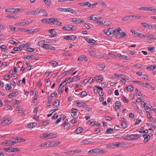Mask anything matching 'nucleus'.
<instances>
[{
    "label": "nucleus",
    "mask_w": 156,
    "mask_h": 156,
    "mask_svg": "<svg viewBox=\"0 0 156 156\" xmlns=\"http://www.w3.org/2000/svg\"><path fill=\"white\" fill-rule=\"evenodd\" d=\"M49 20L50 21L48 22V23H52L53 24L58 26L62 24V23L58 21L57 19L55 18L52 17L49 18Z\"/></svg>",
    "instance_id": "1"
},
{
    "label": "nucleus",
    "mask_w": 156,
    "mask_h": 156,
    "mask_svg": "<svg viewBox=\"0 0 156 156\" xmlns=\"http://www.w3.org/2000/svg\"><path fill=\"white\" fill-rule=\"evenodd\" d=\"M22 10L21 8H10V18H13L14 17V16H12L11 13H16Z\"/></svg>",
    "instance_id": "2"
},
{
    "label": "nucleus",
    "mask_w": 156,
    "mask_h": 156,
    "mask_svg": "<svg viewBox=\"0 0 156 156\" xmlns=\"http://www.w3.org/2000/svg\"><path fill=\"white\" fill-rule=\"evenodd\" d=\"M73 35H72L71 36H69L68 35L65 36L64 37V38L66 40H72L74 41L77 38V36H75L73 37Z\"/></svg>",
    "instance_id": "3"
},
{
    "label": "nucleus",
    "mask_w": 156,
    "mask_h": 156,
    "mask_svg": "<svg viewBox=\"0 0 156 156\" xmlns=\"http://www.w3.org/2000/svg\"><path fill=\"white\" fill-rule=\"evenodd\" d=\"M142 136L144 138V143L147 142L150 139V136L148 134H144Z\"/></svg>",
    "instance_id": "4"
},
{
    "label": "nucleus",
    "mask_w": 156,
    "mask_h": 156,
    "mask_svg": "<svg viewBox=\"0 0 156 156\" xmlns=\"http://www.w3.org/2000/svg\"><path fill=\"white\" fill-rule=\"evenodd\" d=\"M45 41L42 40L39 41L38 43V45L40 47H42L44 49V47L45 46L46 44H45Z\"/></svg>",
    "instance_id": "5"
},
{
    "label": "nucleus",
    "mask_w": 156,
    "mask_h": 156,
    "mask_svg": "<svg viewBox=\"0 0 156 156\" xmlns=\"http://www.w3.org/2000/svg\"><path fill=\"white\" fill-rule=\"evenodd\" d=\"M70 79H69V83H70L71 82L76 81L77 80L80 79V78L78 77L77 76H74L73 78L69 77Z\"/></svg>",
    "instance_id": "6"
},
{
    "label": "nucleus",
    "mask_w": 156,
    "mask_h": 156,
    "mask_svg": "<svg viewBox=\"0 0 156 156\" xmlns=\"http://www.w3.org/2000/svg\"><path fill=\"white\" fill-rule=\"evenodd\" d=\"M127 35V34L124 32H123L121 34H118L116 35V37L117 38H121L123 37H124V36H126Z\"/></svg>",
    "instance_id": "7"
},
{
    "label": "nucleus",
    "mask_w": 156,
    "mask_h": 156,
    "mask_svg": "<svg viewBox=\"0 0 156 156\" xmlns=\"http://www.w3.org/2000/svg\"><path fill=\"white\" fill-rule=\"evenodd\" d=\"M73 27H74L71 25H70L69 26L68 25H66L62 27V29L63 30H69L72 29Z\"/></svg>",
    "instance_id": "8"
},
{
    "label": "nucleus",
    "mask_w": 156,
    "mask_h": 156,
    "mask_svg": "<svg viewBox=\"0 0 156 156\" xmlns=\"http://www.w3.org/2000/svg\"><path fill=\"white\" fill-rule=\"evenodd\" d=\"M45 46L44 47L45 49H48L51 50H55V48L50 45L49 44H46Z\"/></svg>",
    "instance_id": "9"
},
{
    "label": "nucleus",
    "mask_w": 156,
    "mask_h": 156,
    "mask_svg": "<svg viewBox=\"0 0 156 156\" xmlns=\"http://www.w3.org/2000/svg\"><path fill=\"white\" fill-rule=\"evenodd\" d=\"M48 32L52 35V36L50 37H54L56 36V33L54 29L49 30H48Z\"/></svg>",
    "instance_id": "10"
},
{
    "label": "nucleus",
    "mask_w": 156,
    "mask_h": 156,
    "mask_svg": "<svg viewBox=\"0 0 156 156\" xmlns=\"http://www.w3.org/2000/svg\"><path fill=\"white\" fill-rule=\"evenodd\" d=\"M98 149L96 148L95 149H92L88 152V153L89 154H94L98 153Z\"/></svg>",
    "instance_id": "11"
},
{
    "label": "nucleus",
    "mask_w": 156,
    "mask_h": 156,
    "mask_svg": "<svg viewBox=\"0 0 156 156\" xmlns=\"http://www.w3.org/2000/svg\"><path fill=\"white\" fill-rule=\"evenodd\" d=\"M56 137L55 133H50L46 136V138L47 139H51L54 138Z\"/></svg>",
    "instance_id": "12"
},
{
    "label": "nucleus",
    "mask_w": 156,
    "mask_h": 156,
    "mask_svg": "<svg viewBox=\"0 0 156 156\" xmlns=\"http://www.w3.org/2000/svg\"><path fill=\"white\" fill-rule=\"evenodd\" d=\"M84 60L85 61L87 60V57L84 55H82L79 57L77 60L79 61H82Z\"/></svg>",
    "instance_id": "13"
},
{
    "label": "nucleus",
    "mask_w": 156,
    "mask_h": 156,
    "mask_svg": "<svg viewBox=\"0 0 156 156\" xmlns=\"http://www.w3.org/2000/svg\"><path fill=\"white\" fill-rule=\"evenodd\" d=\"M37 126V124L36 122L30 123L28 124L27 127L29 128H34Z\"/></svg>",
    "instance_id": "14"
},
{
    "label": "nucleus",
    "mask_w": 156,
    "mask_h": 156,
    "mask_svg": "<svg viewBox=\"0 0 156 156\" xmlns=\"http://www.w3.org/2000/svg\"><path fill=\"white\" fill-rule=\"evenodd\" d=\"M151 7H150L149 8L148 7H142L139 8V9L140 10H144V11H152V10L151 9H150V8H151Z\"/></svg>",
    "instance_id": "15"
},
{
    "label": "nucleus",
    "mask_w": 156,
    "mask_h": 156,
    "mask_svg": "<svg viewBox=\"0 0 156 156\" xmlns=\"http://www.w3.org/2000/svg\"><path fill=\"white\" fill-rule=\"evenodd\" d=\"M19 94V92L17 91H14L10 93V98L17 96Z\"/></svg>",
    "instance_id": "16"
},
{
    "label": "nucleus",
    "mask_w": 156,
    "mask_h": 156,
    "mask_svg": "<svg viewBox=\"0 0 156 156\" xmlns=\"http://www.w3.org/2000/svg\"><path fill=\"white\" fill-rule=\"evenodd\" d=\"M97 69L99 70H103L104 69L105 66L103 64L102 65H98L96 66Z\"/></svg>",
    "instance_id": "17"
},
{
    "label": "nucleus",
    "mask_w": 156,
    "mask_h": 156,
    "mask_svg": "<svg viewBox=\"0 0 156 156\" xmlns=\"http://www.w3.org/2000/svg\"><path fill=\"white\" fill-rule=\"evenodd\" d=\"M16 138L15 140H16V142H20L24 141L25 140L20 137H16Z\"/></svg>",
    "instance_id": "18"
},
{
    "label": "nucleus",
    "mask_w": 156,
    "mask_h": 156,
    "mask_svg": "<svg viewBox=\"0 0 156 156\" xmlns=\"http://www.w3.org/2000/svg\"><path fill=\"white\" fill-rule=\"evenodd\" d=\"M133 20L132 19V16H126V17L123 18L122 20L123 21H126L129 20Z\"/></svg>",
    "instance_id": "19"
},
{
    "label": "nucleus",
    "mask_w": 156,
    "mask_h": 156,
    "mask_svg": "<svg viewBox=\"0 0 156 156\" xmlns=\"http://www.w3.org/2000/svg\"><path fill=\"white\" fill-rule=\"evenodd\" d=\"M20 151V150L19 148H14L13 147H10V152Z\"/></svg>",
    "instance_id": "20"
},
{
    "label": "nucleus",
    "mask_w": 156,
    "mask_h": 156,
    "mask_svg": "<svg viewBox=\"0 0 156 156\" xmlns=\"http://www.w3.org/2000/svg\"><path fill=\"white\" fill-rule=\"evenodd\" d=\"M132 138H131V140H136L138 139V138L140 137L141 136L140 134H138V135H133L132 134Z\"/></svg>",
    "instance_id": "21"
},
{
    "label": "nucleus",
    "mask_w": 156,
    "mask_h": 156,
    "mask_svg": "<svg viewBox=\"0 0 156 156\" xmlns=\"http://www.w3.org/2000/svg\"><path fill=\"white\" fill-rule=\"evenodd\" d=\"M76 104L78 105L77 106L79 107H85L87 106V104L85 103H82L79 101L76 103Z\"/></svg>",
    "instance_id": "22"
},
{
    "label": "nucleus",
    "mask_w": 156,
    "mask_h": 156,
    "mask_svg": "<svg viewBox=\"0 0 156 156\" xmlns=\"http://www.w3.org/2000/svg\"><path fill=\"white\" fill-rule=\"evenodd\" d=\"M156 67V65H151L149 66H147L146 67V69L148 70H152L154 69Z\"/></svg>",
    "instance_id": "23"
},
{
    "label": "nucleus",
    "mask_w": 156,
    "mask_h": 156,
    "mask_svg": "<svg viewBox=\"0 0 156 156\" xmlns=\"http://www.w3.org/2000/svg\"><path fill=\"white\" fill-rule=\"evenodd\" d=\"M78 4L80 5H81L82 6H85L86 5H89V4H90V2H85L83 3H79Z\"/></svg>",
    "instance_id": "24"
},
{
    "label": "nucleus",
    "mask_w": 156,
    "mask_h": 156,
    "mask_svg": "<svg viewBox=\"0 0 156 156\" xmlns=\"http://www.w3.org/2000/svg\"><path fill=\"white\" fill-rule=\"evenodd\" d=\"M47 99L48 100V102L47 103V105L48 106H50V104L51 103H52V99L51 98H50V97H48L47 98Z\"/></svg>",
    "instance_id": "25"
},
{
    "label": "nucleus",
    "mask_w": 156,
    "mask_h": 156,
    "mask_svg": "<svg viewBox=\"0 0 156 156\" xmlns=\"http://www.w3.org/2000/svg\"><path fill=\"white\" fill-rule=\"evenodd\" d=\"M83 130V128L82 127H79L76 129V132L77 134H79L81 133Z\"/></svg>",
    "instance_id": "26"
},
{
    "label": "nucleus",
    "mask_w": 156,
    "mask_h": 156,
    "mask_svg": "<svg viewBox=\"0 0 156 156\" xmlns=\"http://www.w3.org/2000/svg\"><path fill=\"white\" fill-rule=\"evenodd\" d=\"M114 133L113 130L111 129V128H108L106 130L105 133Z\"/></svg>",
    "instance_id": "27"
},
{
    "label": "nucleus",
    "mask_w": 156,
    "mask_h": 156,
    "mask_svg": "<svg viewBox=\"0 0 156 156\" xmlns=\"http://www.w3.org/2000/svg\"><path fill=\"white\" fill-rule=\"evenodd\" d=\"M87 19L88 20H96L98 19V18L96 17L94 18L93 16L92 15L90 17H88Z\"/></svg>",
    "instance_id": "28"
},
{
    "label": "nucleus",
    "mask_w": 156,
    "mask_h": 156,
    "mask_svg": "<svg viewBox=\"0 0 156 156\" xmlns=\"http://www.w3.org/2000/svg\"><path fill=\"white\" fill-rule=\"evenodd\" d=\"M115 107L118 108H119L120 106L121 105V103L120 101H116L115 102Z\"/></svg>",
    "instance_id": "29"
},
{
    "label": "nucleus",
    "mask_w": 156,
    "mask_h": 156,
    "mask_svg": "<svg viewBox=\"0 0 156 156\" xmlns=\"http://www.w3.org/2000/svg\"><path fill=\"white\" fill-rule=\"evenodd\" d=\"M133 85H129L127 87L126 89L128 91H129L130 92H131L133 90Z\"/></svg>",
    "instance_id": "30"
},
{
    "label": "nucleus",
    "mask_w": 156,
    "mask_h": 156,
    "mask_svg": "<svg viewBox=\"0 0 156 156\" xmlns=\"http://www.w3.org/2000/svg\"><path fill=\"white\" fill-rule=\"evenodd\" d=\"M67 9V12L68 11V12H69L71 13H74V14L76 13V12L75 10H73V9L71 8H68Z\"/></svg>",
    "instance_id": "31"
},
{
    "label": "nucleus",
    "mask_w": 156,
    "mask_h": 156,
    "mask_svg": "<svg viewBox=\"0 0 156 156\" xmlns=\"http://www.w3.org/2000/svg\"><path fill=\"white\" fill-rule=\"evenodd\" d=\"M30 46V43L29 42H27L25 44H23L20 45V47H23V48H24L26 46L27 47H29Z\"/></svg>",
    "instance_id": "32"
},
{
    "label": "nucleus",
    "mask_w": 156,
    "mask_h": 156,
    "mask_svg": "<svg viewBox=\"0 0 156 156\" xmlns=\"http://www.w3.org/2000/svg\"><path fill=\"white\" fill-rule=\"evenodd\" d=\"M131 32L135 36L137 37L138 33H139L137 32L135 30H130Z\"/></svg>",
    "instance_id": "33"
},
{
    "label": "nucleus",
    "mask_w": 156,
    "mask_h": 156,
    "mask_svg": "<svg viewBox=\"0 0 156 156\" xmlns=\"http://www.w3.org/2000/svg\"><path fill=\"white\" fill-rule=\"evenodd\" d=\"M64 86H62V87H59L58 88V92L60 94L62 93L63 91Z\"/></svg>",
    "instance_id": "34"
},
{
    "label": "nucleus",
    "mask_w": 156,
    "mask_h": 156,
    "mask_svg": "<svg viewBox=\"0 0 156 156\" xmlns=\"http://www.w3.org/2000/svg\"><path fill=\"white\" fill-rule=\"evenodd\" d=\"M141 24L145 28H149L150 26V25H148V24L145 23H141Z\"/></svg>",
    "instance_id": "35"
},
{
    "label": "nucleus",
    "mask_w": 156,
    "mask_h": 156,
    "mask_svg": "<svg viewBox=\"0 0 156 156\" xmlns=\"http://www.w3.org/2000/svg\"><path fill=\"white\" fill-rule=\"evenodd\" d=\"M87 95V93L85 91H83L80 94V96L81 97H84Z\"/></svg>",
    "instance_id": "36"
},
{
    "label": "nucleus",
    "mask_w": 156,
    "mask_h": 156,
    "mask_svg": "<svg viewBox=\"0 0 156 156\" xmlns=\"http://www.w3.org/2000/svg\"><path fill=\"white\" fill-rule=\"evenodd\" d=\"M23 47H20V46H19V47H17L15 48L14 47L13 48V50L15 51H21L22 50V49L21 48H22Z\"/></svg>",
    "instance_id": "37"
},
{
    "label": "nucleus",
    "mask_w": 156,
    "mask_h": 156,
    "mask_svg": "<svg viewBox=\"0 0 156 156\" xmlns=\"http://www.w3.org/2000/svg\"><path fill=\"white\" fill-rule=\"evenodd\" d=\"M98 153L99 154H104L107 152V151L106 150H103L99 149H98Z\"/></svg>",
    "instance_id": "38"
},
{
    "label": "nucleus",
    "mask_w": 156,
    "mask_h": 156,
    "mask_svg": "<svg viewBox=\"0 0 156 156\" xmlns=\"http://www.w3.org/2000/svg\"><path fill=\"white\" fill-rule=\"evenodd\" d=\"M133 82L134 83H138V84L141 85L142 86H144V83L140 81H133Z\"/></svg>",
    "instance_id": "39"
},
{
    "label": "nucleus",
    "mask_w": 156,
    "mask_h": 156,
    "mask_svg": "<svg viewBox=\"0 0 156 156\" xmlns=\"http://www.w3.org/2000/svg\"><path fill=\"white\" fill-rule=\"evenodd\" d=\"M97 4H98V3H95L93 4H90H90H89V5H88V7H90V8H93Z\"/></svg>",
    "instance_id": "40"
},
{
    "label": "nucleus",
    "mask_w": 156,
    "mask_h": 156,
    "mask_svg": "<svg viewBox=\"0 0 156 156\" xmlns=\"http://www.w3.org/2000/svg\"><path fill=\"white\" fill-rule=\"evenodd\" d=\"M121 127L123 128H125L127 127V124L126 122H123L121 123Z\"/></svg>",
    "instance_id": "41"
},
{
    "label": "nucleus",
    "mask_w": 156,
    "mask_h": 156,
    "mask_svg": "<svg viewBox=\"0 0 156 156\" xmlns=\"http://www.w3.org/2000/svg\"><path fill=\"white\" fill-rule=\"evenodd\" d=\"M9 120H4L3 121H2V122L3 124L4 125H6L7 124H8L9 122Z\"/></svg>",
    "instance_id": "42"
},
{
    "label": "nucleus",
    "mask_w": 156,
    "mask_h": 156,
    "mask_svg": "<svg viewBox=\"0 0 156 156\" xmlns=\"http://www.w3.org/2000/svg\"><path fill=\"white\" fill-rule=\"evenodd\" d=\"M55 146V141H52L49 143V144H48V146H47V147H53Z\"/></svg>",
    "instance_id": "43"
},
{
    "label": "nucleus",
    "mask_w": 156,
    "mask_h": 156,
    "mask_svg": "<svg viewBox=\"0 0 156 156\" xmlns=\"http://www.w3.org/2000/svg\"><path fill=\"white\" fill-rule=\"evenodd\" d=\"M69 79H70V78H68L66 79L63 82V83L64 84L63 86H65L66 85L68 82H69Z\"/></svg>",
    "instance_id": "44"
},
{
    "label": "nucleus",
    "mask_w": 156,
    "mask_h": 156,
    "mask_svg": "<svg viewBox=\"0 0 156 156\" xmlns=\"http://www.w3.org/2000/svg\"><path fill=\"white\" fill-rule=\"evenodd\" d=\"M58 11L63 12H67V9L66 8H58Z\"/></svg>",
    "instance_id": "45"
},
{
    "label": "nucleus",
    "mask_w": 156,
    "mask_h": 156,
    "mask_svg": "<svg viewBox=\"0 0 156 156\" xmlns=\"http://www.w3.org/2000/svg\"><path fill=\"white\" fill-rule=\"evenodd\" d=\"M139 37L142 38L143 37H147V35H144L142 34L138 33L137 37Z\"/></svg>",
    "instance_id": "46"
},
{
    "label": "nucleus",
    "mask_w": 156,
    "mask_h": 156,
    "mask_svg": "<svg viewBox=\"0 0 156 156\" xmlns=\"http://www.w3.org/2000/svg\"><path fill=\"white\" fill-rule=\"evenodd\" d=\"M112 146L113 147H118L120 146V143L119 142H115V143H112Z\"/></svg>",
    "instance_id": "47"
},
{
    "label": "nucleus",
    "mask_w": 156,
    "mask_h": 156,
    "mask_svg": "<svg viewBox=\"0 0 156 156\" xmlns=\"http://www.w3.org/2000/svg\"><path fill=\"white\" fill-rule=\"evenodd\" d=\"M46 5L49 6L50 5V0H44Z\"/></svg>",
    "instance_id": "48"
},
{
    "label": "nucleus",
    "mask_w": 156,
    "mask_h": 156,
    "mask_svg": "<svg viewBox=\"0 0 156 156\" xmlns=\"http://www.w3.org/2000/svg\"><path fill=\"white\" fill-rule=\"evenodd\" d=\"M114 117H109L108 116H107L105 117L106 120H111L112 119H114Z\"/></svg>",
    "instance_id": "49"
},
{
    "label": "nucleus",
    "mask_w": 156,
    "mask_h": 156,
    "mask_svg": "<svg viewBox=\"0 0 156 156\" xmlns=\"http://www.w3.org/2000/svg\"><path fill=\"white\" fill-rule=\"evenodd\" d=\"M26 23H24V22H20L19 23H17L15 24V25L16 26H19L20 25H22L23 26L25 25L26 24Z\"/></svg>",
    "instance_id": "50"
},
{
    "label": "nucleus",
    "mask_w": 156,
    "mask_h": 156,
    "mask_svg": "<svg viewBox=\"0 0 156 156\" xmlns=\"http://www.w3.org/2000/svg\"><path fill=\"white\" fill-rule=\"evenodd\" d=\"M136 94H138L139 96H141L142 95L141 94L140 90L137 88L136 89Z\"/></svg>",
    "instance_id": "51"
},
{
    "label": "nucleus",
    "mask_w": 156,
    "mask_h": 156,
    "mask_svg": "<svg viewBox=\"0 0 156 156\" xmlns=\"http://www.w3.org/2000/svg\"><path fill=\"white\" fill-rule=\"evenodd\" d=\"M38 10H36L34 11H31V15H35L37 14L38 13Z\"/></svg>",
    "instance_id": "52"
},
{
    "label": "nucleus",
    "mask_w": 156,
    "mask_h": 156,
    "mask_svg": "<svg viewBox=\"0 0 156 156\" xmlns=\"http://www.w3.org/2000/svg\"><path fill=\"white\" fill-rule=\"evenodd\" d=\"M95 42H97L95 40L92 39H90L88 43H91L92 44H95Z\"/></svg>",
    "instance_id": "53"
},
{
    "label": "nucleus",
    "mask_w": 156,
    "mask_h": 156,
    "mask_svg": "<svg viewBox=\"0 0 156 156\" xmlns=\"http://www.w3.org/2000/svg\"><path fill=\"white\" fill-rule=\"evenodd\" d=\"M132 19H133V20H135L136 19H139L140 18V16L138 15H133L132 16Z\"/></svg>",
    "instance_id": "54"
},
{
    "label": "nucleus",
    "mask_w": 156,
    "mask_h": 156,
    "mask_svg": "<svg viewBox=\"0 0 156 156\" xmlns=\"http://www.w3.org/2000/svg\"><path fill=\"white\" fill-rule=\"evenodd\" d=\"M148 50L150 51L151 52H153V50L154 49V47H147Z\"/></svg>",
    "instance_id": "55"
},
{
    "label": "nucleus",
    "mask_w": 156,
    "mask_h": 156,
    "mask_svg": "<svg viewBox=\"0 0 156 156\" xmlns=\"http://www.w3.org/2000/svg\"><path fill=\"white\" fill-rule=\"evenodd\" d=\"M49 121L46 120L44 122H41V124L44 125H46L47 124H49Z\"/></svg>",
    "instance_id": "56"
},
{
    "label": "nucleus",
    "mask_w": 156,
    "mask_h": 156,
    "mask_svg": "<svg viewBox=\"0 0 156 156\" xmlns=\"http://www.w3.org/2000/svg\"><path fill=\"white\" fill-rule=\"evenodd\" d=\"M147 125L149 126H151L153 128H156V126L154 125H153L152 124L147 123L146 124Z\"/></svg>",
    "instance_id": "57"
},
{
    "label": "nucleus",
    "mask_w": 156,
    "mask_h": 156,
    "mask_svg": "<svg viewBox=\"0 0 156 156\" xmlns=\"http://www.w3.org/2000/svg\"><path fill=\"white\" fill-rule=\"evenodd\" d=\"M5 47H6V46L4 45H2L0 47V48H1V50L3 51H5V50H6L5 48Z\"/></svg>",
    "instance_id": "58"
},
{
    "label": "nucleus",
    "mask_w": 156,
    "mask_h": 156,
    "mask_svg": "<svg viewBox=\"0 0 156 156\" xmlns=\"http://www.w3.org/2000/svg\"><path fill=\"white\" fill-rule=\"evenodd\" d=\"M132 137V134L130 135H128L125 137V139L130 140H131Z\"/></svg>",
    "instance_id": "59"
},
{
    "label": "nucleus",
    "mask_w": 156,
    "mask_h": 156,
    "mask_svg": "<svg viewBox=\"0 0 156 156\" xmlns=\"http://www.w3.org/2000/svg\"><path fill=\"white\" fill-rule=\"evenodd\" d=\"M48 20H49V18L44 19L41 20V21L42 23H46L48 22Z\"/></svg>",
    "instance_id": "60"
},
{
    "label": "nucleus",
    "mask_w": 156,
    "mask_h": 156,
    "mask_svg": "<svg viewBox=\"0 0 156 156\" xmlns=\"http://www.w3.org/2000/svg\"><path fill=\"white\" fill-rule=\"evenodd\" d=\"M58 63L56 61H53L52 62V65L53 66H57Z\"/></svg>",
    "instance_id": "61"
},
{
    "label": "nucleus",
    "mask_w": 156,
    "mask_h": 156,
    "mask_svg": "<svg viewBox=\"0 0 156 156\" xmlns=\"http://www.w3.org/2000/svg\"><path fill=\"white\" fill-rule=\"evenodd\" d=\"M122 99L124 103H127L128 102V101L127 100L126 98L124 96L122 97Z\"/></svg>",
    "instance_id": "62"
},
{
    "label": "nucleus",
    "mask_w": 156,
    "mask_h": 156,
    "mask_svg": "<svg viewBox=\"0 0 156 156\" xmlns=\"http://www.w3.org/2000/svg\"><path fill=\"white\" fill-rule=\"evenodd\" d=\"M10 105H5L4 109L5 110H8L10 109Z\"/></svg>",
    "instance_id": "63"
},
{
    "label": "nucleus",
    "mask_w": 156,
    "mask_h": 156,
    "mask_svg": "<svg viewBox=\"0 0 156 156\" xmlns=\"http://www.w3.org/2000/svg\"><path fill=\"white\" fill-rule=\"evenodd\" d=\"M85 27L88 29L91 28V26L90 25L88 24H85L84 25Z\"/></svg>",
    "instance_id": "64"
}]
</instances>
